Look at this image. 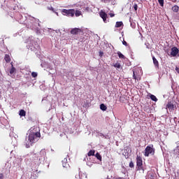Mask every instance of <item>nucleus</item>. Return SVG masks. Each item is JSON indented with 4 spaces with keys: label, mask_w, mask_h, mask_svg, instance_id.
Returning a JSON list of instances; mask_svg holds the SVG:
<instances>
[{
    "label": "nucleus",
    "mask_w": 179,
    "mask_h": 179,
    "mask_svg": "<svg viewBox=\"0 0 179 179\" xmlns=\"http://www.w3.org/2000/svg\"><path fill=\"white\" fill-rule=\"evenodd\" d=\"M99 16L100 17H101V19H103L104 23H107V17H108V15H107V13H106V12L101 11L99 13Z\"/></svg>",
    "instance_id": "obj_6"
},
{
    "label": "nucleus",
    "mask_w": 179,
    "mask_h": 179,
    "mask_svg": "<svg viewBox=\"0 0 179 179\" xmlns=\"http://www.w3.org/2000/svg\"><path fill=\"white\" fill-rule=\"evenodd\" d=\"M152 61H153L155 67L159 68V61H157V59H156V57H155V56H152Z\"/></svg>",
    "instance_id": "obj_11"
},
{
    "label": "nucleus",
    "mask_w": 179,
    "mask_h": 179,
    "mask_svg": "<svg viewBox=\"0 0 179 179\" xmlns=\"http://www.w3.org/2000/svg\"><path fill=\"white\" fill-rule=\"evenodd\" d=\"M178 10H179L178 6H173L172 7V10H173V12L177 13V12H178Z\"/></svg>",
    "instance_id": "obj_22"
},
{
    "label": "nucleus",
    "mask_w": 179,
    "mask_h": 179,
    "mask_svg": "<svg viewBox=\"0 0 179 179\" xmlns=\"http://www.w3.org/2000/svg\"><path fill=\"white\" fill-rule=\"evenodd\" d=\"M74 15H76V17H79V16H81L82 15V11L76 10L74 13Z\"/></svg>",
    "instance_id": "obj_17"
},
{
    "label": "nucleus",
    "mask_w": 179,
    "mask_h": 179,
    "mask_svg": "<svg viewBox=\"0 0 179 179\" xmlns=\"http://www.w3.org/2000/svg\"><path fill=\"white\" fill-rule=\"evenodd\" d=\"M100 108L102 110V111H106L107 110V106L104 105V103H101L100 105Z\"/></svg>",
    "instance_id": "obj_21"
},
{
    "label": "nucleus",
    "mask_w": 179,
    "mask_h": 179,
    "mask_svg": "<svg viewBox=\"0 0 179 179\" xmlns=\"http://www.w3.org/2000/svg\"><path fill=\"white\" fill-rule=\"evenodd\" d=\"M129 166L130 169H134V167L135 166V165L134 164V162L132 161L130 162Z\"/></svg>",
    "instance_id": "obj_29"
},
{
    "label": "nucleus",
    "mask_w": 179,
    "mask_h": 179,
    "mask_svg": "<svg viewBox=\"0 0 179 179\" xmlns=\"http://www.w3.org/2000/svg\"><path fill=\"white\" fill-rule=\"evenodd\" d=\"M82 32V29L79 28H73L71 30V34L76 35Z\"/></svg>",
    "instance_id": "obj_9"
},
{
    "label": "nucleus",
    "mask_w": 179,
    "mask_h": 179,
    "mask_svg": "<svg viewBox=\"0 0 179 179\" xmlns=\"http://www.w3.org/2000/svg\"><path fill=\"white\" fill-rule=\"evenodd\" d=\"M47 155V152H45V150H41L39 152V154H38V160L40 162L41 160H43V159H44V157H45Z\"/></svg>",
    "instance_id": "obj_5"
},
{
    "label": "nucleus",
    "mask_w": 179,
    "mask_h": 179,
    "mask_svg": "<svg viewBox=\"0 0 179 179\" xmlns=\"http://www.w3.org/2000/svg\"><path fill=\"white\" fill-rule=\"evenodd\" d=\"M121 26H124V23H122V22H117L115 24V27H121Z\"/></svg>",
    "instance_id": "obj_20"
},
{
    "label": "nucleus",
    "mask_w": 179,
    "mask_h": 179,
    "mask_svg": "<svg viewBox=\"0 0 179 179\" xmlns=\"http://www.w3.org/2000/svg\"><path fill=\"white\" fill-rule=\"evenodd\" d=\"M95 157L98 160H100V162H101V155H100V153L96 152Z\"/></svg>",
    "instance_id": "obj_26"
},
{
    "label": "nucleus",
    "mask_w": 179,
    "mask_h": 179,
    "mask_svg": "<svg viewBox=\"0 0 179 179\" xmlns=\"http://www.w3.org/2000/svg\"><path fill=\"white\" fill-rule=\"evenodd\" d=\"M150 97L151 100H152V101H157V98L156 97V96L151 94Z\"/></svg>",
    "instance_id": "obj_24"
},
{
    "label": "nucleus",
    "mask_w": 179,
    "mask_h": 179,
    "mask_svg": "<svg viewBox=\"0 0 179 179\" xmlns=\"http://www.w3.org/2000/svg\"><path fill=\"white\" fill-rule=\"evenodd\" d=\"M175 2H176V0H175Z\"/></svg>",
    "instance_id": "obj_37"
},
{
    "label": "nucleus",
    "mask_w": 179,
    "mask_h": 179,
    "mask_svg": "<svg viewBox=\"0 0 179 179\" xmlns=\"http://www.w3.org/2000/svg\"><path fill=\"white\" fill-rule=\"evenodd\" d=\"M54 13H56L57 14V15L58 16V13H57V12H53Z\"/></svg>",
    "instance_id": "obj_36"
},
{
    "label": "nucleus",
    "mask_w": 179,
    "mask_h": 179,
    "mask_svg": "<svg viewBox=\"0 0 179 179\" xmlns=\"http://www.w3.org/2000/svg\"><path fill=\"white\" fill-rule=\"evenodd\" d=\"M94 153H96V151L94 150H91L88 152L87 156L90 157V156H94Z\"/></svg>",
    "instance_id": "obj_16"
},
{
    "label": "nucleus",
    "mask_w": 179,
    "mask_h": 179,
    "mask_svg": "<svg viewBox=\"0 0 179 179\" xmlns=\"http://www.w3.org/2000/svg\"><path fill=\"white\" fill-rule=\"evenodd\" d=\"M47 9L48 10H52V12H55V10L54 9V8H52V6H49L47 7Z\"/></svg>",
    "instance_id": "obj_27"
},
{
    "label": "nucleus",
    "mask_w": 179,
    "mask_h": 179,
    "mask_svg": "<svg viewBox=\"0 0 179 179\" xmlns=\"http://www.w3.org/2000/svg\"><path fill=\"white\" fill-rule=\"evenodd\" d=\"M122 44H123V45H125L126 47L128 46V43L125 41H123Z\"/></svg>",
    "instance_id": "obj_32"
},
{
    "label": "nucleus",
    "mask_w": 179,
    "mask_h": 179,
    "mask_svg": "<svg viewBox=\"0 0 179 179\" xmlns=\"http://www.w3.org/2000/svg\"><path fill=\"white\" fill-rule=\"evenodd\" d=\"M6 62H10V56L9 55H6L4 57Z\"/></svg>",
    "instance_id": "obj_19"
},
{
    "label": "nucleus",
    "mask_w": 179,
    "mask_h": 179,
    "mask_svg": "<svg viewBox=\"0 0 179 179\" xmlns=\"http://www.w3.org/2000/svg\"><path fill=\"white\" fill-rule=\"evenodd\" d=\"M144 111H145V113H150L151 110H150V106H145L144 107Z\"/></svg>",
    "instance_id": "obj_25"
},
{
    "label": "nucleus",
    "mask_w": 179,
    "mask_h": 179,
    "mask_svg": "<svg viewBox=\"0 0 179 179\" xmlns=\"http://www.w3.org/2000/svg\"><path fill=\"white\" fill-rule=\"evenodd\" d=\"M137 171H142V173H145V169H143V165H140L136 166Z\"/></svg>",
    "instance_id": "obj_13"
},
{
    "label": "nucleus",
    "mask_w": 179,
    "mask_h": 179,
    "mask_svg": "<svg viewBox=\"0 0 179 179\" xmlns=\"http://www.w3.org/2000/svg\"><path fill=\"white\" fill-rule=\"evenodd\" d=\"M113 66L117 69H122V66H121V63L120 62H117L115 64H113Z\"/></svg>",
    "instance_id": "obj_12"
},
{
    "label": "nucleus",
    "mask_w": 179,
    "mask_h": 179,
    "mask_svg": "<svg viewBox=\"0 0 179 179\" xmlns=\"http://www.w3.org/2000/svg\"><path fill=\"white\" fill-rule=\"evenodd\" d=\"M41 136V134L40 132H31L29 134L28 136V141H29V143L26 144V148L29 149L30 148V145H31L32 143H36L37 141H38V138Z\"/></svg>",
    "instance_id": "obj_1"
},
{
    "label": "nucleus",
    "mask_w": 179,
    "mask_h": 179,
    "mask_svg": "<svg viewBox=\"0 0 179 179\" xmlns=\"http://www.w3.org/2000/svg\"><path fill=\"white\" fill-rule=\"evenodd\" d=\"M37 73L36 72H32L31 73V76L32 78H37Z\"/></svg>",
    "instance_id": "obj_30"
},
{
    "label": "nucleus",
    "mask_w": 179,
    "mask_h": 179,
    "mask_svg": "<svg viewBox=\"0 0 179 179\" xmlns=\"http://www.w3.org/2000/svg\"><path fill=\"white\" fill-rule=\"evenodd\" d=\"M138 78H139V75H138V73L136 71L133 70V79L136 80H138Z\"/></svg>",
    "instance_id": "obj_14"
},
{
    "label": "nucleus",
    "mask_w": 179,
    "mask_h": 179,
    "mask_svg": "<svg viewBox=\"0 0 179 179\" xmlns=\"http://www.w3.org/2000/svg\"><path fill=\"white\" fill-rule=\"evenodd\" d=\"M160 6H164V0H158Z\"/></svg>",
    "instance_id": "obj_28"
},
{
    "label": "nucleus",
    "mask_w": 179,
    "mask_h": 179,
    "mask_svg": "<svg viewBox=\"0 0 179 179\" xmlns=\"http://www.w3.org/2000/svg\"><path fill=\"white\" fill-rule=\"evenodd\" d=\"M16 72V69L13 66V64H11V69H10V75H13Z\"/></svg>",
    "instance_id": "obj_15"
},
{
    "label": "nucleus",
    "mask_w": 179,
    "mask_h": 179,
    "mask_svg": "<svg viewBox=\"0 0 179 179\" xmlns=\"http://www.w3.org/2000/svg\"><path fill=\"white\" fill-rule=\"evenodd\" d=\"M0 179H3V173H0Z\"/></svg>",
    "instance_id": "obj_34"
},
{
    "label": "nucleus",
    "mask_w": 179,
    "mask_h": 179,
    "mask_svg": "<svg viewBox=\"0 0 179 179\" xmlns=\"http://www.w3.org/2000/svg\"><path fill=\"white\" fill-rule=\"evenodd\" d=\"M134 9L135 10H138V4H134Z\"/></svg>",
    "instance_id": "obj_31"
},
{
    "label": "nucleus",
    "mask_w": 179,
    "mask_h": 179,
    "mask_svg": "<svg viewBox=\"0 0 179 179\" xmlns=\"http://www.w3.org/2000/svg\"><path fill=\"white\" fill-rule=\"evenodd\" d=\"M155 150L153 145H148L145 149L144 156H145V157H149L150 155L153 156V155H155Z\"/></svg>",
    "instance_id": "obj_2"
},
{
    "label": "nucleus",
    "mask_w": 179,
    "mask_h": 179,
    "mask_svg": "<svg viewBox=\"0 0 179 179\" xmlns=\"http://www.w3.org/2000/svg\"><path fill=\"white\" fill-rule=\"evenodd\" d=\"M62 13L64 16L73 17V16H75V9H62Z\"/></svg>",
    "instance_id": "obj_3"
},
{
    "label": "nucleus",
    "mask_w": 179,
    "mask_h": 179,
    "mask_svg": "<svg viewBox=\"0 0 179 179\" xmlns=\"http://www.w3.org/2000/svg\"><path fill=\"white\" fill-rule=\"evenodd\" d=\"M179 53V50L177 47H173L171 48V55L172 57H177V55Z\"/></svg>",
    "instance_id": "obj_7"
},
{
    "label": "nucleus",
    "mask_w": 179,
    "mask_h": 179,
    "mask_svg": "<svg viewBox=\"0 0 179 179\" xmlns=\"http://www.w3.org/2000/svg\"><path fill=\"white\" fill-rule=\"evenodd\" d=\"M99 55H100L101 57H102V56H103V52L100 51V52H99Z\"/></svg>",
    "instance_id": "obj_35"
},
{
    "label": "nucleus",
    "mask_w": 179,
    "mask_h": 179,
    "mask_svg": "<svg viewBox=\"0 0 179 179\" xmlns=\"http://www.w3.org/2000/svg\"><path fill=\"white\" fill-rule=\"evenodd\" d=\"M20 117H26V111L23 109L20 110Z\"/></svg>",
    "instance_id": "obj_18"
},
{
    "label": "nucleus",
    "mask_w": 179,
    "mask_h": 179,
    "mask_svg": "<svg viewBox=\"0 0 179 179\" xmlns=\"http://www.w3.org/2000/svg\"><path fill=\"white\" fill-rule=\"evenodd\" d=\"M62 166L63 167H64L65 169H68V167H69V164H68V159L66 158H64L62 161Z\"/></svg>",
    "instance_id": "obj_10"
},
{
    "label": "nucleus",
    "mask_w": 179,
    "mask_h": 179,
    "mask_svg": "<svg viewBox=\"0 0 179 179\" xmlns=\"http://www.w3.org/2000/svg\"><path fill=\"white\" fill-rule=\"evenodd\" d=\"M109 15L111 17H114V16H115V15L114 13H110Z\"/></svg>",
    "instance_id": "obj_33"
},
{
    "label": "nucleus",
    "mask_w": 179,
    "mask_h": 179,
    "mask_svg": "<svg viewBox=\"0 0 179 179\" xmlns=\"http://www.w3.org/2000/svg\"><path fill=\"white\" fill-rule=\"evenodd\" d=\"M166 110H169L170 111H174L176 108H177V102L176 101L172 100L170 101H168L166 106Z\"/></svg>",
    "instance_id": "obj_4"
},
{
    "label": "nucleus",
    "mask_w": 179,
    "mask_h": 179,
    "mask_svg": "<svg viewBox=\"0 0 179 179\" xmlns=\"http://www.w3.org/2000/svg\"><path fill=\"white\" fill-rule=\"evenodd\" d=\"M143 166V161L142 160V157L137 155L136 157V166Z\"/></svg>",
    "instance_id": "obj_8"
},
{
    "label": "nucleus",
    "mask_w": 179,
    "mask_h": 179,
    "mask_svg": "<svg viewBox=\"0 0 179 179\" xmlns=\"http://www.w3.org/2000/svg\"><path fill=\"white\" fill-rule=\"evenodd\" d=\"M117 55H118L119 58H120L122 59H125V56L124 55H122V53H121V52H117Z\"/></svg>",
    "instance_id": "obj_23"
}]
</instances>
